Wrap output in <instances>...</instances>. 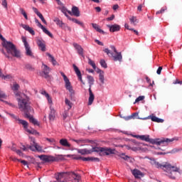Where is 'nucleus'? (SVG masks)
<instances>
[{"mask_svg": "<svg viewBox=\"0 0 182 182\" xmlns=\"http://www.w3.org/2000/svg\"><path fill=\"white\" fill-rule=\"evenodd\" d=\"M73 176H75V178H74L75 181L79 182V180H80V175H79V174H77V173L73 172Z\"/></svg>", "mask_w": 182, "mask_h": 182, "instance_id": "nucleus-39", "label": "nucleus"}, {"mask_svg": "<svg viewBox=\"0 0 182 182\" xmlns=\"http://www.w3.org/2000/svg\"><path fill=\"white\" fill-rule=\"evenodd\" d=\"M95 43H97V45H99L100 46H103L105 44L103 43V42L97 40V39H95Z\"/></svg>", "mask_w": 182, "mask_h": 182, "instance_id": "nucleus-50", "label": "nucleus"}, {"mask_svg": "<svg viewBox=\"0 0 182 182\" xmlns=\"http://www.w3.org/2000/svg\"><path fill=\"white\" fill-rule=\"evenodd\" d=\"M130 31H132V32H134V33H135V35H137V36H139V31L137 30H135L134 28H131Z\"/></svg>", "mask_w": 182, "mask_h": 182, "instance_id": "nucleus-57", "label": "nucleus"}, {"mask_svg": "<svg viewBox=\"0 0 182 182\" xmlns=\"http://www.w3.org/2000/svg\"><path fill=\"white\" fill-rule=\"evenodd\" d=\"M68 116H69V114L68 113V111H65L63 113V120H66V119L68 118Z\"/></svg>", "mask_w": 182, "mask_h": 182, "instance_id": "nucleus-46", "label": "nucleus"}, {"mask_svg": "<svg viewBox=\"0 0 182 182\" xmlns=\"http://www.w3.org/2000/svg\"><path fill=\"white\" fill-rule=\"evenodd\" d=\"M41 69L42 73H43L45 79H46L47 80H50V76L49 75L50 72V68H49L46 64L43 63Z\"/></svg>", "mask_w": 182, "mask_h": 182, "instance_id": "nucleus-9", "label": "nucleus"}, {"mask_svg": "<svg viewBox=\"0 0 182 182\" xmlns=\"http://www.w3.org/2000/svg\"><path fill=\"white\" fill-rule=\"evenodd\" d=\"M129 21L131 23H134L136 22V17L132 16L131 18H129Z\"/></svg>", "mask_w": 182, "mask_h": 182, "instance_id": "nucleus-60", "label": "nucleus"}, {"mask_svg": "<svg viewBox=\"0 0 182 182\" xmlns=\"http://www.w3.org/2000/svg\"><path fill=\"white\" fill-rule=\"evenodd\" d=\"M157 156H165V154H170V152H157Z\"/></svg>", "mask_w": 182, "mask_h": 182, "instance_id": "nucleus-53", "label": "nucleus"}, {"mask_svg": "<svg viewBox=\"0 0 182 182\" xmlns=\"http://www.w3.org/2000/svg\"><path fill=\"white\" fill-rule=\"evenodd\" d=\"M21 39L26 49V56H31V58H35V56H33V53H32V50L31 49V46H29V43L26 41V37L22 36Z\"/></svg>", "mask_w": 182, "mask_h": 182, "instance_id": "nucleus-8", "label": "nucleus"}, {"mask_svg": "<svg viewBox=\"0 0 182 182\" xmlns=\"http://www.w3.org/2000/svg\"><path fill=\"white\" fill-rule=\"evenodd\" d=\"M96 12H102V8L100 6L95 7Z\"/></svg>", "mask_w": 182, "mask_h": 182, "instance_id": "nucleus-63", "label": "nucleus"}, {"mask_svg": "<svg viewBox=\"0 0 182 182\" xmlns=\"http://www.w3.org/2000/svg\"><path fill=\"white\" fill-rule=\"evenodd\" d=\"M60 144L61 146H63V147H70L71 145L69 143V141H68V139H61L59 141Z\"/></svg>", "mask_w": 182, "mask_h": 182, "instance_id": "nucleus-26", "label": "nucleus"}, {"mask_svg": "<svg viewBox=\"0 0 182 182\" xmlns=\"http://www.w3.org/2000/svg\"><path fill=\"white\" fill-rule=\"evenodd\" d=\"M121 159H123V160L127 161L130 157L127 155H124V154H121Z\"/></svg>", "mask_w": 182, "mask_h": 182, "instance_id": "nucleus-45", "label": "nucleus"}, {"mask_svg": "<svg viewBox=\"0 0 182 182\" xmlns=\"http://www.w3.org/2000/svg\"><path fill=\"white\" fill-rule=\"evenodd\" d=\"M54 22L56 23V25H58L60 28H63V25H65V23H63V21H60V19H59V18H55L54 19Z\"/></svg>", "mask_w": 182, "mask_h": 182, "instance_id": "nucleus-31", "label": "nucleus"}, {"mask_svg": "<svg viewBox=\"0 0 182 182\" xmlns=\"http://www.w3.org/2000/svg\"><path fill=\"white\" fill-rule=\"evenodd\" d=\"M46 55L48 56V58H50V61L53 63V66H56L58 65V61H56L53 55H52L49 53H46Z\"/></svg>", "mask_w": 182, "mask_h": 182, "instance_id": "nucleus-28", "label": "nucleus"}, {"mask_svg": "<svg viewBox=\"0 0 182 182\" xmlns=\"http://www.w3.org/2000/svg\"><path fill=\"white\" fill-rule=\"evenodd\" d=\"M161 70H163V67H159L156 70L157 75H161Z\"/></svg>", "mask_w": 182, "mask_h": 182, "instance_id": "nucleus-54", "label": "nucleus"}, {"mask_svg": "<svg viewBox=\"0 0 182 182\" xmlns=\"http://www.w3.org/2000/svg\"><path fill=\"white\" fill-rule=\"evenodd\" d=\"M11 117H13V119H14L15 120H17L19 124H22L24 127V129H28V122L23 120V119H19V117H18V116L14 114H11Z\"/></svg>", "mask_w": 182, "mask_h": 182, "instance_id": "nucleus-14", "label": "nucleus"}, {"mask_svg": "<svg viewBox=\"0 0 182 182\" xmlns=\"http://www.w3.org/2000/svg\"><path fill=\"white\" fill-rule=\"evenodd\" d=\"M73 45L75 49H76L78 55L82 56V58H85V54L83 53V48H82V46L77 44V43H74Z\"/></svg>", "mask_w": 182, "mask_h": 182, "instance_id": "nucleus-16", "label": "nucleus"}, {"mask_svg": "<svg viewBox=\"0 0 182 182\" xmlns=\"http://www.w3.org/2000/svg\"><path fill=\"white\" fill-rule=\"evenodd\" d=\"M66 157H72L73 160H82V161H97V162L100 161V159H99V158L83 157L79 155L68 154L66 155Z\"/></svg>", "mask_w": 182, "mask_h": 182, "instance_id": "nucleus-6", "label": "nucleus"}, {"mask_svg": "<svg viewBox=\"0 0 182 182\" xmlns=\"http://www.w3.org/2000/svg\"><path fill=\"white\" fill-rule=\"evenodd\" d=\"M100 81L102 85H105V73L99 75Z\"/></svg>", "mask_w": 182, "mask_h": 182, "instance_id": "nucleus-36", "label": "nucleus"}, {"mask_svg": "<svg viewBox=\"0 0 182 182\" xmlns=\"http://www.w3.org/2000/svg\"><path fill=\"white\" fill-rule=\"evenodd\" d=\"M96 72H97V73H99V75L105 73V72L103 70H100V68H97Z\"/></svg>", "mask_w": 182, "mask_h": 182, "instance_id": "nucleus-61", "label": "nucleus"}, {"mask_svg": "<svg viewBox=\"0 0 182 182\" xmlns=\"http://www.w3.org/2000/svg\"><path fill=\"white\" fill-rule=\"evenodd\" d=\"M169 167L167 168L166 169H164V171H166V173H170L171 171H173L175 173H178V171H180V168L176 167V166H171V164H168Z\"/></svg>", "mask_w": 182, "mask_h": 182, "instance_id": "nucleus-22", "label": "nucleus"}, {"mask_svg": "<svg viewBox=\"0 0 182 182\" xmlns=\"http://www.w3.org/2000/svg\"><path fill=\"white\" fill-rule=\"evenodd\" d=\"M100 64L102 68H104V69H107V63H106V61L105 60H100Z\"/></svg>", "mask_w": 182, "mask_h": 182, "instance_id": "nucleus-34", "label": "nucleus"}, {"mask_svg": "<svg viewBox=\"0 0 182 182\" xmlns=\"http://www.w3.org/2000/svg\"><path fill=\"white\" fill-rule=\"evenodd\" d=\"M28 133H30V134H39V132H38V131L33 129H27Z\"/></svg>", "mask_w": 182, "mask_h": 182, "instance_id": "nucleus-40", "label": "nucleus"}, {"mask_svg": "<svg viewBox=\"0 0 182 182\" xmlns=\"http://www.w3.org/2000/svg\"><path fill=\"white\" fill-rule=\"evenodd\" d=\"M60 75L61 76H63L64 80H66L67 79H68V76H66V75H65L63 72H60Z\"/></svg>", "mask_w": 182, "mask_h": 182, "instance_id": "nucleus-62", "label": "nucleus"}, {"mask_svg": "<svg viewBox=\"0 0 182 182\" xmlns=\"http://www.w3.org/2000/svg\"><path fill=\"white\" fill-rule=\"evenodd\" d=\"M156 168H161L162 170H166V167L168 168L170 167V165L168 163L166 162L164 164H160L159 161H156L155 165H154Z\"/></svg>", "mask_w": 182, "mask_h": 182, "instance_id": "nucleus-19", "label": "nucleus"}, {"mask_svg": "<svg viewBox=\"0 0 182 182\" xmlns=\"http://www.w3.org/2000/svg\"><path fill=\"white\" fill-rule=\"evenodd\" d=\"M64 82L65 83V89L67 90H72L73 87H72V85L70 84V81L69 80V78H67V80H64Z\"/></svg>", "mask_w": 182, "mask_h": 182, "instance_id": "nucleus-29", "label": "nucleus"}, {"mask_svg": "<svg viewBox=\"0 0 182 182\" xmlns=\"http://www.w3.org/2000/svg\"><path fill=\"white\" fill-rule=\"evenodd\" d=\"M0 39L3 42V48H5L9 55H11V56H14V58H21V51L16 48V46H15V44H14L12 42L6 41V39L4 38V36H2L1 33Z\"/></svg>", "mask_w": 182, "mask_h": 182, "instance_id": "nucleus-3", "label": "nucleus"}, {"mask_svg": "<svg viewBox=\"0 0 182 182\" xmlns=\"http://www.w3.org/2000/svg\"><path fill=\"white\" fill-rule=\"evenodd\" d=\"M149 160L151 161V166H155L156 163L157 162L154 158H149Z\"/></svg>", "mask_w": 182, "mask_h": 182, "instance_id": "nucleus-49", "label": "nucleus"}, {"mask_svg": "<svg viewBox=\"0 0 182 182\" xmlns=\"http://www.w3.org/2000/svg\"><path fill=\"white\" fill-rule=\"evenodd\" d=\"M68 92L70 93V96L71 99H73L75 97V90L73 89L72 90H68Z\"/></svg>", "mask_w": 182, "mask_h": 182, "instance_id": "nucleus-48", "label": "nucleus"}, {"mask_svg": "<svg viewBox=\"0 0 182 182\" xmlns=\"http://www.w3.org/2000/svg\"><path fill=\"white\" fill-rule=\"evenodd\" d=\"M39 159L44 161V163H50L52 161H56V158L50 155H40L38 156Z\"/></svg>", "mask_w": 182, "mask_h": 182, "instance_id": "nucleus-10", "label": "nucleus"}, {"mask_svg": "<svg viewBox=\"0 0 182 182\" xmlns=\"http://www.w3.org/2000/svg\"><path fill=\"white\" fill-rule=\"evenodd\" d=\"M68 19L69 21H72V22H74V23H77V21H78L77 18L70 17V16H69L68 17Z\"/></svg>", "mask_w": 182, "mask_h": 182, "instance_id": "nucleus-47", "label": "nucleus"}, {"mask_svg": "<svg viewBox=\"0 0 182 182\" xmlns=\"http://www.w3.org/2000/svg\"><path fill=\"white\" fill-rule=\"evenodd\" d=\"M16 96L18 108L24 113V117L28 119L30 123H32L34 126H39L38 120L33 118V115H31V113L33 112V109L31 107V100L29 97L23 93H16Z\"/></svg>", "mask_w": 182, "mask_h": 182, "instance_id": "nucleus-1", "label": "nucleus"}, {"mask_svg": "<svg viewBox=\"0 0 182 182\" xmlns=\"http://www.w3.org/2000/svg\"><path fill=\"white\" fill-rule=\"evenodd\" d=\"M114 19V14H112L110 17L106 18V21H113Z\"/></svg>", "mask_w": 182, "mask_h": 182, "instance_id": "nucleus-58", "label": "nucleus"}, {"mask_svg": "<svg viewBox=\"0 0 182 182\" xmlns=\"http://www.w3.org/2000/svg\"><path fill=\"white\" fill-rule=\"evenodd\" d=\"M60 9L65 16H66V18L70 16L68 14H69V15H72V11L68 10V9H66L65 6L61 7Z\"/></svg>", "mask_w": 182, "mask_h": 182, "instance_id": "nucleus-27", "label": "nucleus"}, {"mask_svg": "<svg viewBox=\"0 0 182 182\" xmlns=\"http://www.w3.org/2000/svg\"><path fill=\"white\" fill-rule=\"evenodd\" d=\"M2 6L5 8V9H8V3L6 2V0H2Z\"/></svg>", "mask_w": 182, "mask_h": 182, "instance_id": "nucleus-44", "label": "nucleus"}, {"mask_svg": "<svg viewBox=\"0 0 182 182\" xmlns=\"http://www.w3.org/2000/svg\"><path fill=\"white\" fill-rule=\"evenodd\" d=\"M168 176L169 178H171L172 180H176V176H173L171 172H168Z\"/></svg>", "mask_w": 182, "mask_h": 182, "instance_id": "nucleus-51", "label": "nucleus"}, {"mask_svg": "<svg viewBox=\"0 0 182 182\" xmlns=\"http://www.w3.org/2000/svg\"><path fill=\"white\" fill-rule=\"evenodd\" d=\"M19 87L20 86L18 85V84H14L13 87H11L12 90H14V92H18V90H19Z\"/></svg>", "mask_w": 182, "mask_h": 182, "instance_id": "nucleus-38", "label": "nucleus"}, {"mask_svg": "<svg viewBox=\"0 0 182 182\" xmlns=\"http://www.w3.org/2000/svg\"><path fill=\"white\" fill-rule=\"evenodd\" d=\"M73 68L78 77V80L80 81L82 85H85V82H83V80L82 79V73L80 72V70H79V68H77V66H76L75 64L73 65Z\"/></svg>", "mask_w": 182, "mask_h": 182, "instance_id": "nucleus-15", "label": "nucleus"}, {"mask_svg": "<svg viewBox=\"0 0 182 182\" xmlns=\"http://www.w3.org/2000/svg\"><path fill=\"white\" fill-rule=\"evenodd\" d=\"M107 27L109 28V32H119L122 29L120 25L118 24L107 25Z\"/></svg>", "mask_w": 182, "mask_h": 182, "instance_id": "nucleus-18", "label": "nucleus"}, {"mask_svg": "<svg viewBox=\"0 0 182 182\" xmlns=\"http://www.w3.org/2000/svg\"><path fill=\"white\" fill-rule=\"evenodd\" d=\"M132 176L135 177V178H140V177H144V173L140 171L139 169H134L132 171Z\"/></svg>", "mask_w": 182, "mask_h": 182, "instance_id": "nucleus-20", "label": "nucleus"}, {"mask_svg": "<svg viewBox=\"0 0 182 182\" xmlns=\"http://www.w3.org/2000/svg\"><path fill=\"white\" fill-rule=\"evenodd\" d=\"M25 68L28 70H34L35 69L33 68H32V65L31 64H26L25 65Z\"/></svg>", "mask_w": 182, "mask_h": 182, "instance_id": "nucleus-42", "label": "nucleus"}, {"mask_svg": "<svg viewBox=\"0 0 182 182\" xmlns=\"http://www.w3.org/2000/svg\"><path fill=\"white\" fill-rule=\"evenodd\" d=\"M46 140L48 141V143H51V144H53V146L56 144V140H55V139L53 138H46Z\"/></svg>", "mask_w": 182, "mask_h": 182, "instance_id": "nucleus-35", "label": "nucleus"}, {"mask_svg": "<svg viewBox=\"0 0 182 182\" xmlns=\"http://www.w3.org/2000/svg\"><path fill=\"white\" fill-rule=\"evenodd\" d=\"M88 63L92 67L93 69H96V64L95 63V61L92 60V59L88 58Z\"/></svg>", "mask_w": 182, "mask_h": 182, "instance_id": "nucleus-37", "label": "nucleus"}, {"mask_svg": "<svg viewBox=\"0 0 182 182\" xmlns=\"http://www.w3.org/2000/svg\"><path fill=\"white\" fill-rule=\"evenodd\" d=\"M42 146L36 143V151H42Z\"/></svg>", "mask_w": 182, "mask_h": 182, "instance_id": "nucleus-43", "label": "nucleus"}, {"mask_svg": "<svg viewBox=\"0 0 182 182\" xmlns=\"http://www.w3.org/2000/svg\"><path fill=\"white\" fill-rule=\"evenodd\" d=\"M65 103L66 106H68V110H70V109H72V106H73V103H72V102H70L68 98H65Z\"/></svg>", "mask_w": 182, "mask_h": 182, "instance_id": "nucleus-32", "label": "nucleus"}, {"mask_svg": "<svg viewBox=\"0 0 182 182\" xmlns=\"http://www.w3.org/2000/svg\"><path fill=\"white\" fill-rule=\"evenodd\" d=\"M50 112L48 115V119L50 122H53L55 120V117H56V111L55 109L50 107Z\"/></svg>", "mask_w": 182, "mask_h": 182, "instance_id": "nucleus-23", "label": "nucleus"}, {"mask_svg": "<svg viewBox=\"0 0 182 182\" xmlns=\"http://www.w3.org/2000/svg\"><path fill=\"white\" fill-rule=\"evenodd\" d=\"M1 52H2L3 55H4V56H6V58H7V59H11V56H9V55H8V53H6L4 50H1Z\"/></svg>", "mask_w": 182, "mask_h": 182, "instance_id": "nucleus-55", "label": "nucleus"}, {"mask_svg": "<svg viewBox=\"0 0 182 182\" xmlns=\"http://www.w3.org/2000/svg\"><path fill=\"white\" fill-rule=\"evenodd\" d=\"M141 120H147L149 119H151L152 122H155V123H164V119L159 118L156 117L154 114H151L146 117L144 118H139Z\"/></svg>", "mask_w": 182, "mask_h": 182, "instance_id": "nucleus-11", "label": "nucleus"}, {"mask_svg": "<svg viewBox=\"0 0 182 182\" xmlns=\"http://www.w3.org/2000/svg\"><path fill=\"white\" fill-rule=\"evenodd\" d=\"M35 22H36V23H38V28H41V29H42L43 32H44V33H46V35H48V36H49L50 38H53V34H52V33H50V31L47 30V28H45V26H43V25H42V23H41V22H39V20H38V18H35Z\"/></svg>", "mask_w": 182, "mask_h": 182, "instance_id": "nucleus-12", "label": "nucleus"}, {"mask_svg": "<svg viewBox=\"0 0 182 182\" xmlns=\"http://www.w3.org/2000/svg\"><path fill=\"white\" fill-rule=\"evenodd\" d=\"M180 149H173L171 151H169L171 154H174V153H178L180 151Z\"/></svg>", "mask_w": 182, "mask_h": 182, "instance_id": "nucleus-56", "label": "nucleus"}, {"mask_svg": "<svg viewBox=\"0 0 182 182\" xmlns=\"http://www.w3.org/2000/svg\"><path fill=\"white\" fill-rule=\"evenodd\" d=\"M71 14L74 15V16H80V11H79V8L77 6H73Z\"/></svg>", "mask_w": 182, "mask_h": 182, "instance_id": "nucleus-25", "label": "nucleus"}, {"mask_svg": "<svg viewBox=\"0 0 182 182\" xmlns=\"http://www.w3.org/2000/svg\"><path fill=\"white\" fill-rule=\"evenodd\" d=\"M20 26H21L23 29H25V31H27V32L30 33L33 36H35V31H33V28H31L28 25L21 23Z\"/></svg>", "mask_w": 182, "mask_h": 182, "instance_id": "nucleus-21", "label": "nucleus"}, {"mask_svg": "<svg viewBox=\"0 0 182 182\" xmlns=\"http://www.w3.org/2000/svg\"><path fill=\"white\" fill-rule=\"evenodd\" d=\"M20 163H21V164H23V166H28V161L25 160L21 159Z\"/></svg>", "mask_w": 182, "mask_h": 182, "instance_id": "nucleus-59", "label": "nucleus"}, {"mask_svg": "<svg viewBox=\"0 0 182 182\" xmlns=\"http://www.w3.org/2000/svg\"><path fill=\"white\" fill-rule=\"evenodd\" d=\"M141 100H144V96L141 95L138 97L136 100H135V102L134 103H137L139 102H141Z\"/></svg>", "mask_w": 182, "mask_h": 182, "instance_id": "nucleus-41", "label": "nucleus"}, {"mask_svg": "<svg viewBox=\"0 0 182 182\" xmlns=\"http://www.w3.org/2000/svg\"><path fill=\"white\" fill-rule=\"evenodd\" d=\"M94 151L95 153H104L106 156H110V154H114V150L105 147L94 146Z\"/></svg>", "mask_w": 182, "mask_h": 182, "instance_id": "nucleus-7", "label": "nucleus"}, {"mask_svg": "<svg viewBox=\"0 0 182 182\" xmlns=\"http://www.w3.org/2000/svg\"><path fill=\"white\" fill-rule=\"evenodd\" d=\"M87 79L89 84L88 92L90 95V97L88 98V106H92L93 102L95 101V95L93 94V92H92V86L95 85V78L92 75H87Z\"/></svg>", "mask_w": 182, "mask_h": 182, "instance_id": "nucleus-5", "label": "nucleus"}, {"mask_svg": "<svg viewBox=\"0 0 182 182\" xmlns=\"http://www.w3.org/2000/svg\"><path fill=\"white\" fill-rule=\"evenodd\" d=\"M19 11H20L21 15H23V16H24L25 19H26V21H28V14H26V12L25 11V10L23 8H20Z\"/></svg>", "mask_w": 182, "mask_h": 182, "instance_id": "nucleus-33", "label": "nucleus"}, {"mask_svg": "<svg viewBox=\"0 0 182 182\" xmlns=\"http://www.w3.org/2000/svg\"><path fill=\"white\" fill-rule=\"evenodd\" d=\"M114 52L115 55L109 50V48H105L104 52L107 53L109 58H112L114 62H122L123 60V55H122V52H117L116 47L114 46H110L109 47Z\"/></svg>", "mask_w": 182, "mask_h": 182, "instance_id": "nucleus-4", "label": "nucleus"}, {"mask_svg": "<svg viewBox=\"0 0 182 182\" xmlns=\"http://www.w3.org/2000/svg\"><path fill=\"white\" fill-rule=\"evenodd\" d=\"M4 80H6V79H11V75H3V78Z\"/></svg>", "mask_w": 182, "mask_h": 182, "instance_id": "nucleus-64", "label": "nucleus"}, {"mask_svg": "<svg viewBox=\"0 0 182 182\" xmlns=\"http://www.w3.org/2000/svg\"><path fill=\"white\" fill-rule=\"evenodd\" d=\"M136 139H140L142 141H146L147 143H150L151 144H156V146H161L162 147L168 146V143H171L174 141V140H177L176 138L172 139H151L150 138V135H133Z\"/></svg>", "mask_w": 182, "mask_h": 182, "instance_id": "nucleus-2", "label": "nucleus"}, {"mask_svg": "<svg viewBox=\"0 0 182 182\" xmlns=\"http://www.w3.org/2000/svg\"><path fill=\"white\" fill-rule=\"evenodd\" d=\"M36 43L41 52H46V42L43 38L36 40Z\"/></svg>", "mask_w": 182, "mask_h": 182, "instance_id": "nucleus-13", "label": "nucleus"}, {"mask_svg": "<svg viewBox=\"0 0 182 182\" xmlns=\"http://www.w3.org/2000/svg\"><path fill=\"white\" fill-rule=\"evenodd\" d=\"M92 28L97 31L99 32V33H102V35H106V32L100 28L99 27V25L97 23H92Z\"/></svg>", "mask_w": 182, "mask_h": 182, "instance_id": "nucleus-24", "label": "nucleus"}, {"mask_svg": "<svg viewBox=\"0 0 182 182\" xmlns=\"http://www.w3.org/2000/svg\"><path fill=\"white\" fill-rule=\"evenodd\" d=\"M77 153L80 154H82V156H85V154H92L95 152V147H92V149H77Z\"/></svg>", "mask_w": 182, "mask_h": 182, "instance_id": "nucleus-17", "label": "nucleus"}, {"mask_svg": "<svg viewBox=\"0 0 182 182\" xmlns=\"http://www.w3.org/2000/svg\"><path fill=\"white\" fill-rule=\"evenodd\" d=\"M77 25H80V26L82 27L83 28H85V23H83V22L77 20Z\"/></svg>", "mask_w": 182, "mask_h": 182, "instance_id": "nucleus-52", "label": "nucleus"}, {"mask_svg": "<svg viewBox=\"0 0 182 182\" xmlns=\"http://www.w3.org/2000/svg\"><path fill=\"white\" fill-rule=\"evenodd\" d=\"M33 145H26V147L31 150V151H36V142H35V139L33 140Z\"/></svg>", "mask_w": 182, "mask_h": 182, "instance_id": "nucleus-30", "label": "nucleus"}]
</instances>
